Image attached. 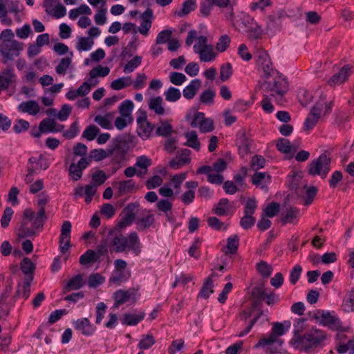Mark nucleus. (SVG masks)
I'll return each mask as SVG.
<instances>
[{
  "label": "nucleus",
  "mask_w": 354,
  "mask_h": 354,
  "mask_svg": "<svg viewBox=\"0 0 354 354\" xmlns=\"http://www.w3.org/2000/svg\"><path fill=\"white\" fill-rule=\"evenodd\" d=\"M134 187L135 183L132 180L117 181L113 183V187L116 190L118 196L130 192Z\"/></svg>",
  "instance_id": "obj_17"
},
{
  "label": "nucleus",
  "mask_w": 354,
  "mask_h": 354,
  "mask_svg": "<svg viewBox=\"0 0 354 354\" xmlns=\"http://www.w3.org/2000/svg\"><path fill=\"white\" fill-rule=\"evenodd\" d=\"M239 239L236 234H234L228 237L227 239V251L225 253H236L239 246Z\"/></svg>",
  "instance_id": "obj_51"
},
{
  "label": "nucleus",
  "mask_w": 354,
  "mask_h": 354,
  "mask_svg": "<svg viewBox=\"0 0 354 354\" xmlns=\"http://www.w3.org/2000/svg\"><path fill=\"white\" fill-rule=\"evenodd\" d=\"M133 83L130 76H123L111 82L110 87L115 91L123 89Z\"/></svg>",
  "instance_id": "obj_33"
},
{
  "label": "nucleus",
  "mask_w": 354,
  "mask_h": 354,
  "mask_svg": "<svg viewBox=\"0 0 354 354\" xmlns=\"http://www.w3.org/2000/svg\"><path fill=\"white\" fill-rule=\"evenodd\" d=\"M84 284L82 277L81 274H77L72 277L67 284L65 286L64 289L67 290H78L81 288Z\"/></svg>",
  "instance_id": "obj_44"
},
{
  "label": "nucleus",
  "mask_w": 354,
  "mask_h": 354,
  "mask_svg": "<svg viewBox=\"0 0 354 354\" xmlns=\"http://www.w3.org/2000/svg\"><path fill=\"white\" fill-rule=\"evenodd\" d=\"M324 109L323 102H317L310 109L304 123V131L311 130L317 124Z\"/></svg>",
  "instance_id": "obj_7"
},
{
  "label": "nucleus",
  "mask_w": 354,
  "mask_h": 354,
  "mask_svg": "<svg viewBox=\"0 0 354 354\" xmlns=\"http://www.w3.org/2000/svg\"><path fill=\"white\" fill-rule=\"evenodd\" d=\"M138 207V205L131 203L123 209L120 214L121 220L118 224L120 227L129 226L136 221Z\"/></svg>",
  "instance_id": "obj_9"
},
{
  "label": "nucleus",
  "mask_w": 354,
  "mask_h": 354,
  "mask_svg": "<svg viewBox=\"0 0 354 354\" xmlns=\"http://www.w3.org/2000/svg\"><path fill=\"white\" fill-rule=\"evenodd\" d=\"M342 309L347 313L354 310V288L344 297L342 302Z\"/></svg>",
  "instance_id": "obj_41"
},
{
  "label": "nucleus",
  "mask_w": 354,
  "mask_h": 354,
  "mask_svg": "<svg viewBox=\"0 0 354 354\" xmlns=\"http://www.w3.org/2000/svg\"><path fill=\"white\" fill-rule=\"evenodd\" d=\"M20 267L22 272L26 276H33V271L35 270V266L32 261L28 258L25 257L22 259L20 263Z\"/></svg>",
  "instance_id": "obj_48"
},
{
  "label": "nucleus",
  "mask_w": 354,
  "mask_h": 354,
  "mask_svg": "<svg viewBox=\"0 0 354 354\" xmlns=\"http://www.w3.org/2000/svg\"><path fill=\"white\" fill-rule=\"evenodd\" d=\"M195 53L198 54L201 61L204 62H212L215 59L216 57V54L214 53L212 46L206 48L198 50L195 52Z\"/></svg>",
  "instance_id": "obj_45"
},
{
  "label": "nucleus",
  "mask_w": 354,
  "mask_h": 354,
  "mask_svg": "<svg viewBox=\"0 0 354 354\" xmlns=\"http://www.w3.org/2000/svg\"><path fill=\"white\" fill-rule=\"evenodd\" d=\"M24 50V44L17 41L10 44H0V55L1 62L8 64L16 57H19Z\"/></svg>",
  "instance_id": "obj_6"
},
{
  "label": "nucleus",
  "mask_w": 354,
  "mask_h": 354,
  "mask_svg": "<svg viewBox=\"0 0 354 354\" xmlns=\"http://www.w3.org/2000/svg\"><path fill=\"white\" fill-rule=\"evenodd\" d=\"M173 34L172 29H165L160 31L156 36V41L157 44H164L167 43Z\"/></svg>",
  "instance_id": "obj_54"
},
{
  "label": "nucleus",
  "mask_w": 354,
  "mask_h": 354,
  "mask_svg": "<svg viewBox=\"0 0 354 354\" xmlns=\"http://www.w3.org/2000/svg\"><path fill=\"white\" fill-rule=\"evenodd\" d=\"M40 128L44 133H57L64 129V125L58 124L53 120L45 118L41 121Z\"/></svg>",
  "instance_id": "obj_18"
},
{
  "label": "nucleus",
  "mask_w": 354,
  "mask_h": 354,
  "mask_svg": "<svg viewBox=\"0 0 354 354\" xmlns=\"http://www.w3.org/2000/svg\"><path fill=\"white\" fill-rule=\"evenodd\" d=\"M111 245L114 251L118 253L124 252L127 249L136 255L140 252V241L136 232H131L127 237L122 234L114 236L111 241Z\"/></svg>",
  "instance_id": "obj_3"
},
{
  "label": "nucleus",
  "mask_w": 354,
  "mask_h": 354,
  "mask_svg": "<svg viewBox=\"0 0 354 354\" xmlns=\"http://www.w3.org/2000/svg\"><path fill=\"white\" fill-rule=\"evenodd\" d=\"M8 12L13 13L16 19L19 21L18 14L23 10V4L19 1L4 0Z\"/></svg>",
  "instance_id": "obj_34"
},
{
  "label": "nucleus",
  "mask_w": 354,
  "mask_h": 354,
  "mask_svg": "<svg viewBox=\"0 0 354 354\" xmlns=\"http://www.w3.org/2000/svg\"><path fill=\"white\" fill-rule=\"evenodd\" d=\"M151 165V160L145 156H138L136 159V162L134 164L136 168H139V170H142V176L147 173L148 167Z\"/></svg>",
  "instance_id": "obj_46"
},
{
  "label": "nucleus",
  "mask_w": 354,
  "mask_h": 354,
  "mask_svg": "<svg viewBox=\"0 0 354 354\" xmlns=\"http://www.w3.org/2000/svg\"><path fill=\"white\" fill-rule=\"evenodd\" d=\"M156 343L155 338L151 334L142 335L138 347L140 349H149Z\"/></svg>",
  "instance_id": "obj_52"
},
{
  "label": "nucleus",
  "mask_w": 354,
  "mask_h": 354,
  "mask_svg": "<svg viewBox=\"0 0 354 354\" xmlns=\"http://www.w3.org/2000/svg\"><path fill=\"white\" fill-rule=\"evenodd\" d=\"M319 322L320 324H322L324 326H328L329 327H332L333 326L336 325V322L337 321L336 319H335L334 317H333L329 312H324L322 311L320 317H319Z\"/></svg>",
  "instance_id": "obj_59"
},
{
  "label": "nucleus",
  "mask_w": 354,
  "mask_h": 354,
  "mask_svg": "<svg viewBox=\"0 0 354 354\" xmlns=\"http://www.w3.org/2000/svg\"><path fill=\"white\" fill-rule=\"evenodd\" d=\"M214 292V281L212 276L208 277L203 283L198 296L203 299H208Z\"/></svg>",
  "instance_id": "obj_31"
},
{
  "label": "nucleus",
  "mask_w": 354,
  "mask_h": 354,
  "mask_svg": "<svg viewBox=\"0 0 354 354\" xmlns=\"http://www.w3.org/2000/svg\"><path fill=\"white\" fill-rule=\"evenodd\" d=\"M105 281V278L99 273L92 274L88 279V286L90 288H96Z\"/></svg>",
  "instance_id": "obj_62"
},
{
  "label": "nucleus",
  "mask_w": 354,
  "mask_h": 354,
  "mask_svg": "<svg viewBox=\"0 0 354 354\" xmlns=\"http://www.w3.org/2000/svg\"><path fill=\"white\" fill-rule=\"evenodd\" d=\"M160 125L156 129V136L166 137L173 132V127L168 120H160Z\"/></svg>",
  "instance_id": "obj_35"
},
{
  "label": "nucleus",
  "mask_w": 354,
  "mask_h": 354,
  "mask_svg": "<svg viewBox=\"0 0 354 354\" xmlns=\"http://www.w3.org/2000/svg\"><path fill=\"white\" fill-rule=\"evenodd\" d=\"M169 78L171 83L176 86L182 85L187 80L185 74L179 72H171Z\"/></svg>",
  "instance_id": "obj_58"
},
{
  "label": "nucleus",
  "mask_w": 354,
  "mask_h": 354,
  "mask_svg": "<svg viewBox=\"0 0 354 354\" xmlns=\"http://www.w3.org/2000/svg\"><path fill=\"white\" fill-rule=\"evenodd\" d=\"M137 291L135 289L130 288L127 290H118L115 292L113 298L115 300L114 308H118L119 306L129 301H136Z\"/></svg>",
  "instance_id": "obj_11"
},
{
  "label": "nucleus",
  "mask_w": 354,
  "mask_h": 354,
  "mask_svg": "<svg viewBox=\"0 0 354 354\" xmlns=\"http://www.w3.org/2000/svg\"><path fill=\"white\" fill-rule=\"evenodd\" d=\"M330 170V158L327 155L322 153L309 163L308 172L310 176H319L324 179Z\"/></svg>",
  "instance_id": "obj_4"
},
{
  "label": "nucleus",
  "mask_w": 354,
  "mask_h": 354,
  "mask_svg": "<svg viewBox=\"0 0 354 354\" xmlns=\"http://www.w3.org/2000/svg\"><path fill=\"white\" fill-rule=\"evenodd\" d=\"M142 57L136 55L133 59L127 62L123 68L125 73H130L137 68L142 62Z\"/></svg>",
  "instance_id": "obj_50"
},
{
  "label": "nucleus",
  "mask_w": 354,
  "mask_h": 354,
  "mask_svg": "<svg viewBox=\"0 0 354 354\" xmlns=\"http://www.w3.org/2000/svg\"><path fill=\"white\" fill-rule=\"evenodd\" d=\"M196 0H186L182 6V9L176 12L179 17H183L189 14L192 10L196 8Z\"/></svg>",
  "instance_id": "obj_56"
},
{
  "label": "nucleus",
  "mask_w": 354,
  "mask_h": 354,
  "mask_svg": "<svg viewBox=\"0 0 354 354\" xmlns=\"http://www.w3.org/2000/svg\"><path fill=\"white\" fill-rule=\"evenodd\" d=\"M37 229L30 228L27 226L25 222H23L21 227L19 229L18 236L19 238H26L29 236H33L37 235Z\"/></svg>",
  "instance_id": "obj_57"
},
{
  "label": "nucleus",
  "mask_w": 354,
  "mask_h": 354,
  "mask_svg": "<svg viewBox=\"0 0 354 354\" xmlns=\"http://www.w3.org/2000/svg\"><path fill=\"white\" fill-rule=\"evenodd\" d=\"M130 277V272L128 271L114 270L109 279V283L120 285L125 283Z\"/></svg>",
  "instance_id": "obj_21"
},
{
  "label": "nucleus",
  "mask_w": 354,
  "mask_h": 354,
  "mask_svg": "<svg viewBox=\"0 0 354 354\" xmlns=\"http://www.w3.org/2000/svg\"><path fill=\"white\" fill-rule=\"evenodd\" d=\"M113 119V113H108L104 115H97L94 118V121L104 129H112L111 124Z\"/></svg>",
  "instance_id": "obj_27"
},
{
  "label": "nucleus",
  "mask_w": 354,
  "mask_h": 354,
  "mask_svg": "<svg viewBox=\"0 0 354 354\" xmlns=\"http://www.w3.org/2000/svg\"><path fill=\"white\" fill-rule=\"evenodd\" d=\"M257 269L259 273L263 277H268L272 272V268L266 261H261L257 264Z\"/></svg>",
  "instance_id": "obj_60"
},
{
  "label": "nucleus",
  "mask_w": 354,
  "mask_h": 354,
  "mask_svg": "<svg viewBox=\"0 0 354 354\" xmlns=\"http://www.w3.org/2000/svg\"><path fill=\"white\" fill-rule=\"evenodd\" d=\"M273 77L272 81H264L263 82V91L270 93V95L277 103L282 104L283 96L288 91V82L285 76L279 71L278 74H275Z\"/></svg>",
  "instance_id": "obj_2"
},
{
  "label": "nucleus",
  "mask_w": 354,
  "mask_h": 354,
  "mask_svg": "<svg viewBox=\"0 0 354 354\" xmlns=\"http://www.w3.org/2000/svg\"><path fill=\"white\" fill-rule=\"evenodd\" d=\"M247 37L250 40H257L260 38L263 34L261 27L254 21L249 27L244 31Z\"/></svg>",
  "instance_id": "obj_30"
},
{
  "label": "nucleus",
  "mask_w": 354,
  "mask_h": 354,
  "mask_svg": "<svg viewBox=\"0 0 354 354\" xmlns=\"http://www.w3.org/2000/svg\"><path fill=\"white\" fill-rule=\"evenodd\" d=\"M99 133L100 129L97 126L91 124L84 130L82 133V138H85L88 141H91L96 138Z\"/></svg>",
  "instance_id": "obj_49"
},
{
  "label": "nucleus",
  "mask_w": 354,
  "mask_h": 354,
  "mask_svg": "<svg viewBox=\"0 0 354 354\" xmlns=\"http://www.w3.org/2000/svg\"><path fill=\"white\" fill-rule=\"evenodd\" d=\"M291 322L289 320L284 321L283 323H274L271 331L278 337L284 335L290 328Z\"/></svg>",
  "instance_id": "obj_43"
},
{
  "label": "nucleus",
  "mask_w": 354,
  "mask_h": 354,
  "mask_svg": "<svg viewBox=\"0 0 354 354\" xmlns=\"http://www.w3.org/2000/svg\"><path fill=\"white\" fill-rule=\"evenodd\" d=\"M47 220V216L46 215L45 209L39 208L36 214H35L34 218L32 220V227L35 229H40L41 230L44 227V224Z\"/></svg>",
  "instance_id": "obj_36"
},
{
  "label": "nucleus",
  "mask_w": 354,
  "mask_h": 354,
  "mask_svg": "<svg viewBox=\"0 0 354 354\" xmlns=\"http://www.w3.org/2000/svg\"><path fill=\"white\" fill-rule=\"evenodd\" d=\"M0 44H10L12 41H17L15 39V34L11 29L7 28L0 33Z\"/></svg>",
  "instance_id": "obj_63"
},
{
  "label": "nucleus",
  "mask_w": 354,
  "mask_h": 354,
  "mask_svg": "<svg viewBox=\"0 0 354 354\" xmlns=\"http://www.w3.org/2000/svg\"><path fill=\"white\" fill-rule=\"evenodd\" d=\"M215 92L212 89H207L203 91L200 95V100L205 104H212L214 103Z\"/></svg>",
  "instance_id": "obj_61"
},
{
  "label": "nucleus",
  "mask_w": 354,
  "mask_h": 354,
  "mask_svg": "<svg viewBox=\"0 0 354 354\" xmlns=\"http://www.w3.org/2000/svg\"><path fill=\"white\" fill-rule=\"evenodd\" d=\"M252 140L243 130L239 131L236 133V145L241 156L247 154L250 150Z\"/></svg>",
  "instance_id": "obj_13"
},
{
  "label": "nucleus",
  "mask_w": 354,
  "mask_h": 354,
  "mask_svg": "<svg viewBox=\"0 0 354 354\" xmlns=\"http://www.w3.org/2000/svg\"><path fill=\"white\" fill-rule=\"evenodd\" d=\"M132 142L133 138L130 135L124 134L118 136L113 141V145L109 147V154H113L115 151H127Z\"/></svg>",
  "instance_id": "obj_10"
},
{
  "label": "nucleus",
  "mask_w": 354,
  "mask_h": 354,
  "mask_svg": "<svg viewBox=\"0 0 354 354\" xmlns=\"http://www.w3.org/2000/svg\"><path fill=\"white\" fill-rule=\"evenodd\" d=\"M189 160V158L176 156L169 162V167L173 169H179L187 164Z\"/></svg>",
  "instance_id": "obj_55"
},
{
  "label": "nucleus",
  "mask_w": 354,
  "mask_h": 354,
  "mask_svg": "<svg viewBox=\"0 0 354 354\" xmlns=\"http://www.w3.org/2000/svg\"><path fill=\"white\" fill-rule=\"evenodd\" d=\"M145 317L144 313L138 314L128 313L125 314L122 319V324L127 326H136L141 322Z\"/></svg>",
  "instance_id": "obj_32"
},
{
  "label": "nucleus",
  "mask_w": 354,
  "mask_h": 354,
  "mask_svg": "<svg viewBox=\"0 0 354 354\" xmlns=\"http://www.w3.org/2000/svg\"><path fill=\"white\" fill-rule=\"evenodd\" d=\"M97 254L93 250L88 249L80 257V263L82 266H86L89 263L97 261L99 259L97 257Z\"/></svg>",
  "instance_id": "obj_40"
},
{
  "label": "nucleus",
  "mask_w": 354,
  "mask_h": 354,
  "mask_svg": "<svg viewBox=\"0 0 354 354\" xmlns=\"http://www.w3.org/2000/svg\"><path fill=\"white\" fill-rule=\"evenodd\" d=\"M306 319L297 318L293 324V335L290 344L294 349L311 353L315 348L323 347L326 339V333L320 329L313 328L305 332Z\"/></svg>",
  "instance_id": "obj_1"
},
{
  "label": "nucleus",
  "mask_w": 354,
  "mask_h": 354,
  "mask_svg": "<svg viewBox=\"0 0 354 354\" xmlns=\"http://www.w3.org/2000/svg\"><path fill=\"white\" fill-rule=\"evenodd\" d=\"M337 351L339 354L349 353L354 351V339H351L347 341L346 343L339 342L336 346Z\"/></svg>",
  "instance_id": "obj_53"
},
{
  "label": "nucleus",
  "mask_w": 354,
  "mask_h": 354,
  "mask_svg": "<svg viewBox=\"0 0 354 354\" xmlns=\"http://www.w3.org/2000/svg\"><path fill=\"white\" fill-rule=\"evenodd\" d=\"M186 172L179 173L171 178L170 182L169 183L171 185V187L172 186L174 187V189H175V193L176 194L180 193L181 185L183 184V181L186 179Z\"/></svg>",
  "instance_id": "obj_39"
},
{
  "label": "nucleus",
  "mask_w": 354,
  "mask_h": 354,
  "mask_svg": "<svg viewBox=\"0 0 354 354\" xmlns=\"http://www.w3.org/2000/svg\"><path fill=\"white\" fill-rule=\"evenodd\" d=\"M276 147L277 149L283 153H292L291 157L298 149V146H292L289 140L283 138H279L277 140Z\"/></svg>",
  "instance_id": "obj_23"
},
{
  "label": "nucleus",
  "mask_w": 354,
  "mask_h": 354,
  "mask_svg": "<svg viewBox=\"0 0 354 354\" xmlns=\"http://www.w3.org/2000/svg\"><path fill=\"white\" fill-rule=\"evenodd\" d=\"M16 77L12 68H8L0 75V91L7 89Z\"/></svg>",
  "instance_id": "obj_24"
},
{
  "label": "nucleus",
  "mask_w": 354,
  "mask_h": 354,
  "mask_svg": "<svg viewBox=\"0 0 354 354\" xmlns=\"http://www.w3.org/2000/svg\"><path fill=\"white\" fill-rule=\"evenodd\" d=\"M256 66L259 72L263 73L262 76L269 78L278 74V71L274 68L269 55L266 51L260 50L255 55Z\"/></svg>",
  "instance_id": "obj_5"
},
{
  "label": "nucleus",
  "mask_w": 354,
  "mask_h": 354,
  "mask_svg": "<svg viewBox=\"0 0 354 354\" xmlns=\"http://www.w3.org/2000/svg\"><path fill=\"white\" fill-rule=\"evenodd\" d=\"M73 326L78 331H80L84 335L90 336L95 330V328L91 324L88 318H81L73 322Z\"/></svg>",
  "instance_id": "obj_14"
},
{
  "label": "nucleus",
  "mask_w": 354,
  "mask_h": 354,
  "mask_svg": "<svg viewBox=\"0 0 354 354\" xmlns=\"http://www.w3.org/2000/svg\"><path fill=\"white\" fill-rule=\"evenodd\" d=\"M73 56V53L71 51L68 56L60 59L58 65L55 67V71L58 75H64L66 74L71 66Z\"/></svg>",
  "instance_id": "obj_29"
},
{
  "label": "nucleus",
  "mask_w": 354,
  "mask_h": 354,
  "mask_svg": "<svg viewBox=\"0 0 354 354\" xmlns=\"http://www.w3.org/2000/svg\"><path fill=\"white\" fill-rule=\"evenodd\" d=\"M352 68L349 65L344 66L338 73L333 75L328 81L330 86H335L344 82L352 74Z\"/></svg>",
  "instance_id": "obj_12"
},
{
  "label": "nucleus",
  "mask_w": 354,
  "mask_h": 354,
  "mask_svg": "<svg viewBox=\"0 0 354 354\" xmlns=\"http://www.w3.org/2000/svg\"><path fill=\"white\" fill-rule=\"evenodd\" d=\"M154 220L153 214H149L148 212L147 214H144L143 212L142 216L136 219L137 230L142 232L149 228L154 223Z\"/></svg>",
  "instance_id": "obj_19"
},
{
  "label": "nucleus",
  "mask_w": 354,
  "mask_h": 354,
  "mask_svg": "<svg viewBox=\"0 0 354 354\" xmlns=\"http://www.w3.org/2000/svg\"><path fill=\"white\" fill-rule=\"evenodd\" d=\"M163 100L160 96L152 97L149 100V108L153 111L156 114L162 115L165 110L162 105Z\"/></svg>",
  "instance_id": "obj_25"
},
{
  "label": "nucleus",
  "mask_w": 354,
  "mask_h": 354,
  "mask_svg": "<svg viewBox=\"0 0 354 354\" xmlns=\"http://www.w3.org/2000/svg\"><path fill=\"white\" fill-rule=\"evenodd\" d=\"M252 183L260 186L262 189H267L268 185L270 183V176L266 172H257L252 177Z\"/></svg>",
  "instance_id": "obj_22"
},
{
  "label": "nucleus",
  "mask_w": 354,
  "mask_h": 354,
  "mask_svg": "<svg viewBox=\"0 0 354 354\" xmlns=\"http://www.w3.org/2000/svg\"><path fill=\"white\" fill-rule=\"evenodd\" d=\"M134 107L133 102L131 100H125L119 106L118 110L121 115L131 118V113Z\"/></svg>",
  "instance_id": "obj_42"
},
{
  "label": "nucleus",
  "mask_w": 354,
  "mask_h": 354,
  "mask_svg": "<svg viewBox=\"0 0 354 354\" xmlns=\"http://www.w3.org/2000/svg\"><path fill=\"white\" fill-rule=\"evenodd\" d=\"M232 21L234 26H239L245 31L255 20L248 14L240 12L234 17Z\"/></svg>",
  "instance_id": "obj_16"
},
{
  "label": "nucleus",
  "mask_w": 354,
  "mask_h": 354,
  "mask_svg": "<svg viewBox=\"0 0 354 354\" xmlns=\"http://www.w3.org/2000/svg\"><path fill=\"white\" fill-rule=\"evenodd\" d=\"M94 44V41L91 37H79L76 44V49L79 52L90 50Z\"/></svg>",
  "instance_id": "obj_37"
},
{
  "label": "nucleus",
  "mask_w": 354,
  "mask_h": 354,
  "mask_svg": "<svg viewBox=\"0 0 354 354\" xmlns=\"http://www.w3.org/2000/svg\"><path fill=\"white\" fill-rule=\"evenodd\" d=\"M201 86V81L199 79L192 80L189 84L186 86L183 91V95L185 98L187 100H192L196 95L197 91Z\"/></svg>",
  "instance_id": "obj_20"
},
{
  "label": "nucleus",
  "mask_w": 354,
  "mask_h": 354,
  "mask_svg": "<svg viewBox=\"0 0 354 354\" xmlns=\"http://www.w3.org/2000/svg\"><path fill=\"white\" fill-rule=\"evenodd\" d=\"M185 136L187 139V142L184 145L196 151H199L201 145L196 131H188L185 134Z\"/></svg>",
  "instance_id": "obj_38"
},
{
  "label": "nucleus",
  "mask_w": 354,
  "mask_h": 354,
  "mask_svg": "<svg viewBox=\"0 0 354 354\" xmlns=\"http://www.w3.org/2000/svg\"><path fill=\"white\" fill-rule=\"evenodd\" d=\"M232 209V205L230 204V201L227 198H223L220 199L218 204L214 208V213L219 216H226L230 213Z\"/></svg>",
  "instance_id": "obj_26"
},
{
  "label": "nucleus",
  "mask_w": 354,
  "mask_h": 354,
  "mask_svg": "<svg viewBox=\"0 0 354 354\" xmlns=\"http://www.w3.org/2000/svg\"><path fill=\"white\" fill-rule=\"evenodd\" d=\"M164 96L167 101L175 102L181 97V92L180 89L176 87L169 86L167 90L165 91Z\"/></svg>",
  "instance_id": "obj_47"
},
{
  "label": "nucleus",
  "mask_w": 354,
  "mask_h": 354,
  "mask_svg": "<svg viewBox=\"0 0 354 354\" xmlns=\"http://www.w3.org/2000/svg\"><path fill=\"white\" fill-rule=\"evenodd\" d=\"M40 109L39 104L35 100L22 102L17 107L19 112L22 113H27L33 116L37 115L39 113Z\"/></svg>",
  "instance_id": "obj_15"
},
{
  "label": "nucleus",
  "mask_w": 354,
  "mask_h": 354,
  "mask_svg": "<svg viewBox=\"0 0 354 354\" xmlns=\"http://www.w3.org/2000/svg\"><path fill=\"white\" fill-rule=\"evenodd\" d=\"M33 280V276L26 277L23 283L19 284L16 292V297L22 294L24 299H27L30 294V283Z\"/></svg>",
  "instance_id": "obj_28"
},
{
  "label": "nucleus",
  "mask_w": 354,
  "mask_h": 354,
  "mask_svg": "<svg viewBox=\"0 0 354 354\" xmlns=\"http://www.w3.org/2000/svg\"><path fill=\"white\" fill-rule=\"evenodd\" d=\"M137 133L142 140H147L151 136L154 126L148 121L145 113L138 116L136 119Z\"/></svg>",
  "instance_id": "obj_8"
},
{
  "label": "nucleus",
  "mask_w": 354,
  "mask_h": 354,
  "mask_svg": "<svg viewBox=\"0 0 354 354\" xmlns=\"http://www.w3.org/2000/svg\"><path fill=\"white\" fill-rule=\"evenodd\" d=\"M266 159L260 155H255L252 158L250 167L254 171H257L265 167Z\"/></svg>",
  "instance_id": "obj_64"
}]
</instances>
